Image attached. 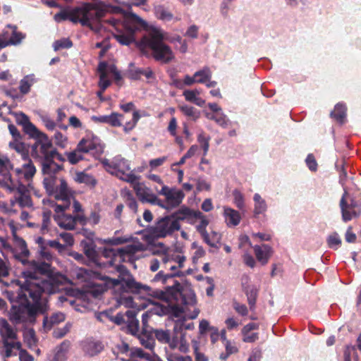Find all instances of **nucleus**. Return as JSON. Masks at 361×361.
Listing matches in <instances>:
<instances>
[{
	"instance_id": "obj_44",
	"label": "nucleus",
	"mask_w": 361,
	"mask_h": 361,
	"mask_svg": "<svg viewBox=\"0 0 361 361\" xmlns=\"http://www.w3.org/2000/svg\"><path fill=\"white\" fill-rule=\"evenodd\" d=\"M202 238L209 246L215 247L221 240V235L216 231H212L210 233H207Z\"/></svg>"
},
{
	"instance_id": "obj_27",
	"label": "nucleus",
	"mask_w": 361,
	"mask_h": 361,
	"mask_svg": "<svg viewBox=\"0 0 361 361\" xmlns=\"http://www.w3.org/2000/svg\"><path fill=\"white\" fill-rule=\"evenodd\" d=\"M98 71L99 73V85L102 90V92L110 85L111 82L109 80L108 65L106 62H101L98 66Z\"/></svg>"
},
{
	"instance_id": "obj_36",
	"label": "nucleus",
	"mask_w": 361,
	"mask_h": 361,
	"mask_svg": "<svg viewBox=\"0 0 361 361\" xmlns=\"http://www.w3.org/2000/svg\"><path fill=\"white\" fill-rule=\"evenodd\" d=\"M122 195L126 205L133 213L136 214L137 212V202L133 193L129 190H124L122 192Z\"/></svg>"
},
{
	"instance_id": "obj_59",
	"label": "nucleus",
	"mask_w": 361,
	"mask_h": 361,
	"mask_svg": "<svg viewBox=\"0 0 361 361\" xmlns=\"http://www.w3.org/2000/svg\"><path fill=\"white\" fill-rule=\"evenodd\" d=\"M10 35L11 33L8 30H4L0 33V50L10 45Z\"/></svg>"
},
{
	"instance_id": "obj_50",
	"label": "nucleus",
	"mask_w": 361,
	"mask_h": 361,
	"mask_svg": "<svg viewBox=\"0 0 361 361\" xmlns=\"http://www.w3.org/2000/svg\"><path fill=\"white\" fill-rule=\"evenodd\" d=\"M139 340L142 346L148 350H153L154 347V339L152 337L147 334H142L140 336Z\"/></svg>"
},
{
	"instance_id": "obj_13",
	"label": "nucleus",
	"mask_w": 361,
	"mask_h": 361,
	"mask_svg": "<svg viewBox=\"0 0 361 361\" xmlns=\"http://www.w3.org/2000/svg\"><path fill=\"white\" fill-rule=\"evenodd\" d=\"M78 149L84 154L90 153L97 158L104 152V146L99 138L92 133L87 134L78 143Z\"/></svg>"
},
{
	"instance_id": "obj_12",
	"label": "nucleus",
	"mask_w": 361,
	"mask_h": 361,
	"mask_svg": "<svg viewBox=\"0 0 361 361\" xmlns=\"http://www.w3.org/2000/svg\"><path fill=\"white\" fill-rule=\"evenodd\" d=\"M180 224L173 220L170 215L158 219L152 228V233L156 238H166L171 235L174 231H179Z\"/></svg>"
},
{
	"instance_id": "obj_60",
	"label": "nucleus",
	"mask_w": 361,
	"mask_h": 361,
	"mask_svg": "<svg viewBox=\"0 0 361 361\" xmlns=\"http://www.w3.org/2000/svg\"><path fill=\"white\" fill-rule=\"evenodd\" d=\"M126 315L128 317V320L131 319L130 322L128 321L129 324L128 327L132 331H137L138 330V321L133 320L134 312L131 310H128L126 313Z\"/></svg>"
},
{
	"instance_id": "obj_8",
	"label": "nucleus",
	"mask_w": 361,
	"mask_h": 361,
	"mask_svg": "<svg viewBox=\"0 0 361 361\" xmlns=\"http://www.w3.org/2000/svg\"><path fill=\"white\" fill-rule=\"evenodd\" d=\"M71 199L68 198L62 201L61 204H56L55 207L56 214L54 216V221L62 228L73 230L77 223L82 226L87 224V217L84 214H78L75 216L67 214L65 211L71 206Z\"/></svg>"
},
{
	"instance_id": "obj_23",
	"label": "nucleus",
	"mask_w": 361,
	"mask_h": 361,
	"mask_svg": "<svg viewBox=\"0 0 361 361\" xmlns=\"http://www.w3.org/2000/svg\"><path fill=\"white\" fill-rule=\"evenodd\" d=\"M224 216L225 222L228 227H235L238 226L241 220L240 213L228 207H224Z\"/></svg>"
},
{
	"instance_id": "obj_32",
	"label": "nucleus",
	"mask_w": 361,
	"mask_h": 361,
	"mask_svg": "<svg viewBox=\"0 0 361 361\" xmlns=\"http://www.w3.org/2000/svg\"><path fill=\"white\" fill-rule=\"evenodd\" d=\"M192 214V210L190 209L188 207H183L176 212L171 214L170 216L171 217V219H173V220H175L177 221L178 224H180V221L190 219Z\"/></svg>"
},
{
	"instance_id": "obj_31",
	"label": "nucleus",
	"mask_w": 361,
	"mask_h": 361,
	"mask_svg": "<svg viewBox=\"0 0 361 361\" xmlns=\"http://www.w3.org/2000/svg\"><path fill=\"white\" fill-rule=\"evenodd\" d=\"M200 94V92L198 90H187L183 92V96L188 102H192L198 106H203L205 103V101L198 95Z\"/></svg>"
},
{
	"instance_id": "obj_64",
	"label": "nucleus",
	"mask_w": 361,
	"mask_h": 361,
	"mask_svg": "<svg viewBox=\"0 0 361 361\" xmlns=\"http://www.w3.org/2000/svg\"><path fill=\"white\" fill-rule=\"evenodd\" d=\"M305 161L310 170L312 171H315L317 170V164L312 154H308Z\"/></svg>"
},
{
	"instance_id": "obj_17",
	"label": "nucleus",
	"mask_w": 361,
	"mask_h": 361,
	"mask_svg": "<svg viewBox=\"0 0 361 361\" xmlns=\"http://www.w3.org/2000/svg\"><path fill=\"white\" fill-rule=\"evenodd\" d=\"M71 348V343L68 341H63L47 355V361H66Z\"/></svg>"
},
{
	"instance_id": "obj_2",
	"label": "nucleus",
	"mask_w": 361,
	"mask_h": 361,
	"mask_svg": "<svg viewBox=\"0 0 361 361\" xmlns=\"http://www.w3.org/2000/svg\"><path fill=\"white\" fill-rule=\"evenodd\" d=\"M154 296L166 303V305H156L142 315V322L146 326L149 318L153 314H173L180 317L184 314L189 319H195L199 314V310L195 307L196 298L194 292L190 288H183L179 283L167 287L165 290H156Z\"/></svg>"
},
{
	"instance_id": "obj_5",
	"label": "nucleus",
	"mask_w": 361,
	"mask_h": 361,
	"mask_svg": "<svg viewBox=\"0 0 361 361\" xmlns=\"http://www.w3.org/2000/svg\"><path fill=\"white\" fill-rule=\"evenodd\" d=\"M165 39L166 34L162 30L152 28L136 42V45L144 55L152 56L162 63H169L174 59L175 55L171 48L164 43Z\"/></svg>"
},
{
	"instance_id": "obj_30",
	"label": "nucleus",
	"mask_w": 361,
	"mask_h": 361,
	"mask_svg": "<svg viewBox=\"0 0 361 361\" xmlns=\"http://www.w3.org/2000/svg\"><path fill=\"white\" fill-rule=\"evenodd\" d=\"M37 81L38 79L34 74L25 76L20 82V92L24 94H27L30 90V87Z\"/></svg>"
},
{
	"instance_id": "obj_26",
	"label": "nucleus",
	"mask_w": 361,
	"mask_h": 361,
	"mask_svg": "<svg viewBox=\"0 0 361 361\" xmlns=\"http://www.w3.org/2000/svg\"><path fill=\"white\" fill-rule=\"evenodd\" d=\"M118 353L126 354L129 351L130 355L135 357H140V358H149V354L144 352L141 348H132L130 349L129 345L126 343H121L120 345H117Z\"/></svg>"
},
{
	"instance_id": "obj_20",
	"label": "nucleus",
	"mask_w": 361,
	"mask_h": 361,
	"mask_svg": "<svg viewBox=\"0 0 361 361\" xmlns=\"http://www.w3.org/2000/svg\"><path fill=\"white\" fill-rule=\"evenodd\" d=\"M253 250L257 259L262 264V265H265L268 263L269 259L273 253L272 248L267 244L255 245L253 247Z\"/></svg>"
},
{
	"instance_id": "obj_48",
	"label": "nucleus",
	"mask_w": 361,
	"mask_h": 361,
	"mask_svg": "<svg viewBox=\"0 0 361 361\" xmlns=\"http://www.w3.org/2000/svg\"><path fill=\"white\" fill-rule=\"evenodd\" d=\"M154 336L161 343H167L170 341L171 335L169 330L155 329L153 331Z\"/></svg>"
},
{
	"instance_id": "obj_47",
	"label": "nucleus",
	"mask_w": 361,
	"mask_h": 361,
	"mask_svg": "<svg viewBox=\"0 0 361 361\" xmlns=\"http://www.w3.org/2000/svg\"><path fill=\"white\" fill-rule=\"evenodd\" d=\"M123 114L113 112L109 115L108 124L112 127H120L123 125Z\"/></svg>"
},
{
	"instance_id": "obj_4",
	"label": "nucleus",
	"mask_w": 361,
	"mask_h": 361,
	"mask_svg": "<svg viewBox=\"0 0 361 361\" xmlns=\"http://www.w3.org/2000/svg\"><path fill=\"white\" fill-rule=\"evenodd\" d=\"M52 259L51 252L47 248L41 247L37 260L22 261L24 264H27V267L22 271L20 279L27 282L30 281V282L38 283L40 286H44V283H47L51 286V290L59 291L60 286L66 279L62 274L51 270Z\"/></svg>"
},
{
	"instance_id": "obj_34",
	"label": "nucleus",
	"mask_w": 361,
	"mask_h": 361,
	"mask_svg": "<svg viewBox=\"0 0 361 361\" xmlns=\"http://www.w3.org/2000/svg\"><path fill=\"white\" fill-rule=\"evenodd\" d=\"M9 146L11 148L15 149L18 153L21 155L22 159H29L28 151L25 145L20 141V140H13L10 142Z\"/></svg>"
},
{
	"instance_id": "obj_15",
	"label": "nucleus",
	"mask_w": 361,
	"mask_h": 361,
	"mask_svg": "<svg viewBox=\"0 0 361 361\" xmlns=\"http://www.w3.org/2000/svg\"><path fill=\"white\" fill-rule=\"evenodd\" d=\"M131 184L133 185V188L136 193L137 197L141 202L158 205L161 208L167 207L164 202L159 199L157 196L153 193L152 190L147 187L143 183H140L136 180Z\"/></svg>"
},
{
	"instance_id": "obj_21",
	"label": "nucleus",
	"mask_w": 361,
	"mask_h": 361,
	"mask_svg": "<svg viewBox=\"0 0 361 361\" xmlns=\"http://www.w3.org/2000/svg\"><path fill=\"white\" fill-rule=\"evenodd\" d=\"M21 343L19 341H5L1 350L3 357H10L17 355L21 348Z\"/></svg>"
},
{
	"instance_id": "obj_14",
	"label": "nucleus",
	"mask_w": 361,
	"mask_h": 361,
	"mask_svg": "<svg viewBox=\"0 0 361 361\" xmlns=\"http://www.w3.org/2000/svg\"><path fill=\"white\" fill-rule=\"evenodd\" d=\"M54 148L47 135H42L32 145L31 156L40 162L51 157Z\"/></svg>"
},
{
	"instance_id": "obj_63",
	"label": "nucleus",
	"mask_w": 361,
	"mask_h": 361,
	"mask_svg": "<svg viewBox=\"0 0 361 361\" xmlns=\"http://www.w3.org/2000/svg\"><path fill=\"white\" fill-rule=\"evenodd\" d=\"M198 32L199 27L195 25H192L188 28L187 31L185 33V36L192 39H196L197 38L198 36Z\"/></svg>"
},
{
	"instance_id": "obj_51",
	"label": "nucleus",
	"mask_w": 361,
	"mask_h": 361,
	"mask_svg": "<svg viewBox=\"0 0 361 361\" xmlns=\"http://www.w3.org/2000/svg\"><path fill=\"white\" fill-rule=\"evenodd\" d=\"M23 337L25 342L27 343L30 348L35 345V331L32 329H25L23 332Z\"/></svg>"
},
{
	"instance_id": "obj_35",
	"label": "nucleus",
	"mask_w": 361,
	"mask_h": 361,
	"mask_svg": "<svg viewBox=\"0 0 361 361\" xmlns=\"http://www.w3.org/2000/svg\"><path fill=\"white\" fill-rule=\"evenodd\" d=\"M11 169L13 166L10 160L6 157H0V175L5 178L4 180H7L9 176H11L10 174Z\"/></svg>"
},
{
	"instance_id": "obj_22",
	"label": "nucleus",
	"mask_w": 361,
	"mask_h": 361,
	"mask_svg": "<svg viewBox=\"0 0 361 361\" xmlns=\"http://www.w3.org/2000/svg\"><path fill=\"white\" fill-rule=\"evenodd\" d=\"M174 261L168 253H160L156 257L150 260L149 268L152 271H156L159 269L160 265L164 268H167L169 263H173Z\"/></svg>"
},
{
	"instance_id": "obj_25",
	"label": "nucleus",
	"mask_w": 361,
	"mask_h": 361,
	"mask_svg": "<svg viewBox=\"0 0 361 361\" xmlns=\"http://www.w3.org/2000/svg\"><path fill=\"white\" fill-rule=\"evenodd\" d=\"M0 334L2 337L3 343L5 341H18L16 332L6 319L0 321Z\"/></svg>"
},
{
	"instance_id": "obj_52",
	"label": "nucleus",
	"mask_w": 361,
	"mask_h": 361,
	"mask_svg": "<svg viewBox=\"0 0 361 361\" xmlns=\"http://www.w3.org/2000/svg\"><path fill=\"white\" fill-rule=\"evenodd\" d=\"M73 46L72 42L68 38H62L56 40L53 44L54 51H59L63 49H68Z\"/></svg>"
},
{
	"instance_id": "obj_45",
	"label": "nucleus",
	"mask_w": 361,
	"mask_h": 361,
	"mask_svg": "<svg viewBox=\"0 0 361 361\" xmlns=\"http://www.w3.org/2000/svg\"><path fill=\"white\" fill-rule=\"evenodd\" d=\"M194 76L196 78V82L204 83L209 79H211L212 73L208 67H204L203 69L197 71Z\"/></svg>"
},
{
	"instance_id": "obj_1",
	"label": "nucleus",
	"mask_w": 361,
	"mask_h": 361,
	"mask_svg": "<svg viewBox=\"0 0 361 361\" xmlns=\"http://www.w3.org/2000/svg\"><path fill=\"white\" fill-rule=\"evenodd\" d=\"M119 273L118 279H113L108 276H102L100 274L92 272L85 269H80L78 278L86 281L92 279L94 281L87 289L85 298L94 303V300L100 298L107 288H112L114 298L120 305L126 307L133 306V298L130 293L147 292L149 287L137 282L123 265H118L116 268Z\"/></svg>"
},
{
	"instance_id": "obj_16",
	"label": "nucleus",
	"mask_w": 361,
	"mask_h": 361,
	"mask_svg": "<svg viewBox=\"0 0 361 361\" xmlns=\"http://www.w3.org/2000/svg\"><path fill=\"white\" fill-rule=\"evenodd\" d=\"M157 192L166 197V202H164V203L167 206L166 208L167 209L178 207L184 197L181 190L170 188L165 185H163L161 190H157Z\"/></svg>"
},
{
	"instance_id": "obj_37",
	"label": "nucleus",
	"mask_w": 361,
	"mask_h": 361,
	"mask_svg": "<svg viewBox=\"0 0 361 361\" xmlns=\"http://www.w3.org/2000/svg\"><path fill=\"white\" fill-rule=\"evenodd\" d=\"M83 154V152L78 149V145H77L76 148L73 151L66 152L65 155L70 164H76L84 159Z\"/></svg>"
},
{
	"instance_id": "obj_38",
	"label": "nucleus",
	"mask_w": 361,
	"mask_h": 361,
	"mask_svg": "<svg viewBox=\"0 0 361 361\" xmlns=\"http://www.w3.org/2000/svg\"><path fill=\"white\" fill-rule=\"evenodd\" d=\"M345 112L346 108L345 105L338 104L335 106L334 110L331 113V116L338 122L343 123L345 117Z\"/></svg>"
},
{
	"instance_id": "obj_11",
	"label": "nucleus",
	"mask_w": 361,
	"mask_h": 361,
	"mask_svg": "<svg viewBox=\"0 0 361 361\" xmlns=\"http://www.w3.org/2000/svg\"><path fill=\"white\" fill-rule=\"evenodd\" d=\"M344 192L340 200V207L342 214V219L347 222L353 218L358 217L361 214V204L354 199L348 201L347 197L348 192L345 188H343Z\"/></svg>"
},
{
	"instance_id": "obj_46",
	"label": "nucleus",
	"mask_w": 361,
	"mask_h": 361,
	"mask_svg": "<svg viewBox=\"0 0 361 361\" xmlns=\"http://www.w3.org/2000/svg\"><path fill=\"white\" fill-rule=\"evenodd\" d=\"M83 250L85 255L92 261L96 262L97 253L95 250V245L92 243H85Z\"/></svg>"
},
{
	"instance_id": "obj_53",
	"label": "nucleus",
	"mask_w": 361,
	"mask_h": 361,
	"mask_svg": "<svg viewBox=\"0 0 361 361\" xmlns=\"http://www.w3.org/2000/svg\"><path fill=\"white\" fill-rule=\"evenodd\" d=\"M140 118V116L139 114V112L137 111H135L133 114L132 120L129 122H126V124L123 126V130L126 133H128L129 131L133 130L135 127Z\"/></svg>"
},
{
	"instance_id": "obj_57",
	"label": "nucleus",
	"mask_w": 361,
	"mask_h": 361,
	"mask_svg": "<svg viewBox=\"0 0 361 361\" xmlns=\"http://www.w3.org/2000/svg\"><path fill=\"white\" fill-rule=\"evenodd\" d=\"M51 212L49 210L44 211L42 214V224L41 230L43 233L49 231V226L51 221Z\"/></svg>"
},
{
	"instance_id": "obj_10",
	"label": "nucleus",
	"mask_w": 361,
	"mask_h": 361,
	"mask_svg": "<svg viewBox=\"0 0 361 361\" xmlns=\"http://www.w3.org/2000/svg\"><path fill=\"white\" fill-rule=\"evenodd\" d=\"M1 186L8 192L18 195L16 200L21 207H31L32 206V202L29 195V188L30 186L25 183H16L14 184L12 182L11 183H1Z\"/></svg>"
},
{
	"instance_id": "obj_28",
	"label": "nucleus",
	"mask_w": 361,
	"mask_h": 361,
	"mask_svg": "<svg viewBox=\"0 0 361 361\" xmlns=\"http://www.w3.org/2000/svg\"><path fill=\"white\" fill-rule=\"evenodd\" d=\"M254 201V214L255 216L259 214H263L267 210V204L264 198L258 194L255 193L253 196Z\"/></svg>"
},
{
	"instance_id": "obj_62",
	"label": "nucleus",
	"mask_w": 361,
	"mask_h": 361,
	"mask_svg": "<svg viewBox=\"0 0 361 361\" xmlns=\"http://www.w3.org/2000/svg\"><path fill=\"white\" fill-rule=\"evenodd\" d=\"M243 335V340L246 343H252L258 339V334L252 331L242 332Z\"/></svg>"
},
{
	"instance_id": "obj_24",
	"label": "nucleus",
	"mask_w": 361,
	"mask_h": 361,
	"mask_svg": "<svg viewBox=\"0 0 361 361\" xmlns=\"http://www.w3.org/2000/svg\"><path fill=\"white\" fill-rule=\"evenodd\" d=\"M40 163L44 176H55L62 169V166L51 157L40 161Z\"/></svg>"
},
{
	"instance_id": "obj_56",
	"label": "nucleus",
	"mask_w": 361,
	"mask_h": 361,
	"mask_svg": "<svg viewBox=\"0 0 361 361\" xmlns=\"http://www.w3.org/2000/svg\"><path fill=\"white\" fill-rule=\"evenodd\" d=\"M233 201L238 209H243L245 206L244 195L238 190L233 191Z\"/></svg>"
},
{
	"instance_id": "obj_49",
	"label": "nucleus",
	"mask_w": 361,
	"mask_h": 361,
	"mask_svg": "<svg viewBox=\"0 0 361 361\" xmlns=\"http://www.w3.org/2000/svg\"><path fill=\"white\" fill-rule=\"evenodd\" d=\"M207 117L209 119L215 121L219 125L225 126L227 125V119L225 114L221 111L216 114H207Z\"/></svg>"
},
{
	"instance_id": "obj_29",
	"label": "nucleus",
	"mask_w": 361,
	"mask_h": 361,
	"mask_svg": "<svg viewBox=\"0 0 361 361\" xmlns=\"http://www.w3.org/2000/svg\"><path fill=\"white\" fill-rule=\"evenodd\" d=\"M76 8L70 11H62L54 16V20L56 22L69 20L74 23H78V17H77Z\"/></svg>"
},
{
	"instance_id": "obj_3",
	"label": "nucleus",
	"mask_w": 361,
	"mask_h": 361,
	"mask_svg": "<svg viewBox=\"0 0 361 361\" xmlns=\"http://www.w3.org/2000/svg\"><path fill=\"white\" fill-rule=\"evenodd\" d=\"M20 289L18 294L20 305L13 307L11 319L15 324H32L38 313H44L47 309L43 293L51 294L55 292L49 283L40 286L38 283L27 282L20 279Z\"/></svg>"
},
{
	"instance_id": "obj_54",
	"label": "nucleus",
	"mask_w": 361,
	"mask_h": 361,
	"mask_svg": "<svg viewBox=\"0 0 361 361\" xmlns=\"http://www.w3.org/2000/svg\"><path fill=\"white\" fill-rule=\"evenodd\" d=\"M209 140L210 137L209 136H206L204 133H199L197 136V141L201 145L203 150H204V156L207 154L209 147Z\"/></svg>"
},
{
	"instance_id": "obj_39",
	"label": "nucleus",
	"mask_w": 361,
	"mask_h": 361,
	"mask_svg": "<svg viewBox=\"0 0 361 361\" xmlns=\"http://www.w3.org/2000/svg\"><path fill=\"white\" fill-rule=\"evenodd\" d=\"M74 179L78 183H82L92 186H94L97 184V180L93 176L84 172L76 173Z\"/></svg>"
},
{
	"instance_id": "obj_43",
	"label": "nucleus",
	"mask_w": 361,
	"mask_h": 361,
	"mask_svg": "<svg viewBox=\"0 0 361 361\" xmlns=\"http://www.w3.org/2000/svg\"><path fill=\"white\" fill-rule=\"evenodd\" d=\"M8 27L12 30L9 38L10 45H16L20 44L25 38V35L20 32H18L16 27L15 26L8 25Z\"/></svg>"
},
{
	"instance_id": "obj_42",
	"label": "nucleus",
	"mask_w": 361,
	"mask_h": 361,
	"mask_svg": "<svg viewBox=\"0 0 361 361\" xmlns=\"http://www.w3.org/2000/svg\"><path fill=\"white\" fill-rule=\"evenodd\" d=\"M179 109L183 114L190 117L193 121L197 120L200 117V111L193 106L184 104L180 105Z\"/></svg>"
},
{
	"instance_id": "obj_33",
	"label": "nucleus",
	"mask_w": 361,
	"mask_h": 361,
	"mask_svg": "<svg viewBox=\"0 0 361 361\" xmlns=\"http://www.w3.org/2000/svg\"><path fill=\"white\" fill-rule=\"evenodd\" d=\"M64 320L65 315L62 312H55L49 317H45L43 323L46 328L50 329L52 325L57 324Z\"/></svg>"
},
{
	"instance_id": "obj_7",
	"label": "nucleus",
	"mask_w": 361,
	"mask_h": 361,
	"mask_svg": "<svg viewBox=\"0 0 361 361\" xmlns=\"http://www.w3.org/2000/svg\"><path fill=\"white\" fill-rule=\"evenodd\" d=\"M102 164L107 171L126 182L133 183L140 178L131 170L129 161L121 155L111 160L104 159Z\"/></svg>"
},
{
	"instance_id": "obj_6",
	"label": "nucleus",
	"mask_w": 361,
	"mask_h": 361,
	"mask_svg": "<svg viewBox=\"0 0 361 361\" xmlns=\"http://www.w3.org/2000/svg\"><path fill=\"white\" fill-rule=\"evenodd\" d=\"M75 12L78 17V23L99 32L100 30L99 22L106 12V7L102 3H86L80 7H76Z\"/></svg>"
},
{
	"instance_id": "obj_55",
	"label": "nucleus",
	"mask_w": 361,
	"mask_h": 361,
	"mask_svg": "<svg viewBox=\"0 0 361 361\" xmlns=\"http://www.w3.org/2000/svg\"><path fill=\"white\" fill-rule=\"evenodd\" d=\"M181 275V272L180 271H177V272H174V273H171V274H164V271H160L158 274H156V276H154V281H162L163 283H165L168 279H171L174 276H179Z\"/></svg>"
},
{
	"instance_id": "obj_9",
	"label": "nucleus",
	"mask_w": 361,
	"mask_h": 361,
	"mask_svg": "<svg viewBox=\"0 0 361 361\" xmlns=\"http://www.w3.org/2000/svg\"><path fill=\"white\" fill-rule=\"evenodd\" d=\"M43 185L47 193L57 200L72 198V192L63 179H60V184L58 185L55 176H44Z\"/></svg>"
},
{
	"instance_id": "obj_41",
	"label": "nucleus",
	"mask_w": 361,
	"mask_h": 361,
	"mask_svg": "<svg viewBox=\"0 0 361 361\" xmlns=\"http://www.w3.org/2000/svg\"><path fill=\"white\" fill-rule=\"evenodd\" d=\"M24 132L29 135L30 137H33L36 140L42 137V135H45L46 134L39 131L36 126L32 124L31 122L27 123L25 126L23 128Z\"/></svg>"
},
{
	"instance_id": "obj_40",
	"label": "nucleus",
	"mask_w": 361,
	"mask_h": 361,
	"mask_svg": "<svg viewBox=\"0 0 361 361\" xmlns=\"http://www.w3.org/2000/svg\"><path fill=\"white\" fill-rule=\"evenodd\" d=\"M156 16L164 21H170L173 19V14L163 6H157L154 8Z\"/></svg>"
},
{
	"instance_id": "obj_19",
	"label": "nucleus",
	"mask_w": 361,
	"mask_h": 361,
	"mask_svg": "<svg viewBox=\"0 0 361 361\" xmlns=\"http://www.w3.org/2000/svg\"><path fill=\"white\" fill-rule=\"evenodd\" d=\"M125 30L118 32L114 35L116 40L123 45H129L135 42V32L138 29L137 26L124 25Z\"/></svg>"
},
{
	"instance_id": "obj_58",
	"label": "nucleus",
	"mask_w": 361,
	"mask_h": 361,
	"mask_svg": "<svg viewBox=\"0 0 361 361\" xmlns=\"http://www.w3.org/2000/svg\"><path fill=\"white\" fill-rule=\"evenodd\" d=\"M327 243L330 247L337 249V247L341 245V240L338 234L334 233L329 236Z\"/></svg>"
},
{
	"instance_id": "obj_61",
	"label": "nucleus",
	"mask_w": 361,
	"mask_h": 361,
	"mask_svg": "<svg viewBox=\"0 0 361 361\" xmlns=\"http://www.w3.org/2000/svg\"><path fill=\"white\" fill-rule=\"evenodd\" d=\"M54 142L56 145L65 147L67 142V137L60 132H56L54 134Z\"/></svg>"
},
{
	"instance_id": "obj_18",
	"label": "nucleus",
	"mask_w": 361,
	"mask_h": 361,
	"mask_svg": "<svg viewBox=\"0 0 361 361\" xmlns=\"http://www.w3.org/2000/svg\"><path fill=\"white\" fill-rule=\"evenodd\" d=\"M82 348L86 355L93 357L104 349V345L101 341L89 338L82 343Z\"/></svg>"
}]
</instances>
